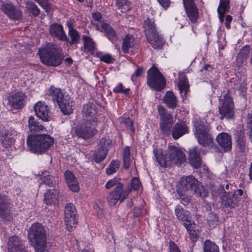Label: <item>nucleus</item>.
Segmentation results:
<instances>
[{
    "instance_id": "obj_54",
    "label": "nucleus",
    "mask_w": 252,
    "mask_h": 252,
    "mask_svg": "<svg viewBox=\"0 0 252 252\" xmlns=\"http://www.w3.org/2000/svg\"><path fill=\"white\" fill-rule=\"evenodd\" d=\"M143 72V68L142 67L138 66L136 70L131 75V79L134 82L136 81V78L140 76Z\"/></svg>"
},
{
    "instance_id": "obj_45",
    "label": "nucleus",
    "mask_w": 252,
    "mask_h": 252,
    "mask_svg": "<svg viewBox=\"0 0 252 252\" xmlns=\"http://www.w3.org/2000/svg\"><path fill=\"white\" fill-rule=\"evenodd\" d=\"M130 150L128 147H126L123 151V162L124 167L128 169L130 164Z\"/></svg>"
},
{
    "instance_id": "obj_19",
    "label": "nucleus",
    "mask_w": 252,
    "mask_h": 252,
    "mask_svg": "<svg viewBox=\"0 0 252 252\" xmlns=\"http://www.w3.org/2000/svg\"><path fill=\"white\" fill-rule=\"evenodd\" d=\"M36 115L39 119L45 122L50 121L51 115L48 105L41 101H38L34 106Z\"/></svg>"
},
{
    "instance_id": "obj_28",
    "label": "nucleus",
    "mask_w": 252,
    "mask_h": 252,
    "mask_svg": "<svg viewBox=\"0 0 252 252\" xmlns=\"http://www.w3.org/2000/svg\"><path fill=\"white\" fill-rule=\"evenodd\" d=\"M135 44L133 35L127 34L123 38L122 50L125 53H133V48Z\"/></svg>"
},
{
    "instance_id": "obj_33",
    "label": "nucleus",
    "mask_w": 252,
    "mask_h": 252,
    "mask_svg": "<svg viewBox=\"0 0 252 252\" xmlns=\"http://www.w3.org/2000/svg\"><path fill=\"white\" fill-rule=\"evenodd\" d=\"M175 212L178 219L183 222H184V223H189L191 221L190 217L189 216V212L185 211L180 206H176L175 209Z\"/></svg>"
},
{
    "instance_id": "obj_49",
    "label": "nucleus",
    "mask_w": 252,
    "mask_h": 252,
    "mask_svg": "<svg viewBox=\"0 0 252 252\" xmlns=\"http://www.w3.org/2000/svg\"><path fill=\"white\" fill-rule=\"evenodd\" d=\"M112 143L111 140L109 138H102L99 141L97 147L103 150H107L108 153Z\"/></svg>"
},
{
    "instance_id": "obj_43",
    "label": "nucleus",
    "mask_w": 252,
    "mask_h": 252,
    "mask_svg": "<svg viewBox=\"0 0 252 252\" xmlns=\"http://www.w3.org/2000/svg\"><path fill=\"white\" fill-rule=\"evenodd\" d=\"M204 252H219L218 246L210 240H206L204 243Z\"/></svg>"
},
{
    "instance_id": "obj_21",
    "label": "nucleus",
    "mask_w": 252,
    "mask_h": 252,
    "mask_svg": "<svg viewBox=\"0 0 252 252\" xmlns=\"http://www.w3.org/2000/svg\"><path fill=\"white\" fill-rule=\"evenodd\" d=\"M26 103V97L22 92L17 93L8 98V106L11 109H20Z\"/></svg>"
},
{
    "instance_id": "obj_44",
    "label": "nucleus",
    "mask_w": 252,
    "mask_h": 252,
    "mask_svg": "<svg viewBox=\"0 0 252 252\" xmlns=\"http://www.w3.org/2000/svg\"><path fill=\"white\" fill-rule=\"evenodd\" d=\"M184 226L186 227L187 231L189 233L190 238L193 241H196L197 239L198 234L195 230L193 229L192 225H194V224H192L191 221L188 223H183Z\"/></svg>"
},
{
    "instance_id": "obj_63",
    "label": "nucleus",
    "mask_w": 252,
    "mask_h": 252,
    "mask_svg": "<svg viewBox=\"0 0 252 252\" xmlns=\"http://www.w3.org/2000/svg\"><path fill=\"white\" fill-rule=\"evenodd\" d=\"M94 208L95 210L96 213L98 214H100L102 212V210L100 206H99L97 203H94Z\"/></svg>"
},
{
    "instance_id": "obj_58",
    "label": "nucleus",
    "mask_w": 252,
    "mask_h": 252,
    "mask_svg": "<svg viewBox=\"0 0 252 252\" xmlns=\"http://www.w3.org/2000/svg\"><path fill=\"white\" fill-rule=\"evenodd\" d=\"M160 4L164 8H168L170 4V0H158Z\"/></svg>"
},
{
    "instance_id": "obj_7",
    "label": "nucleus",
    "mask_w": 252,
    "mask_h": 252,
    "mask_svg": "<svg viewBox=\"0 0 252 252\" xmlns=\"http://www.w3.org/2000/svg\"><path fill=\"white\" fill-rule=\"evenodd\" d=\"M116 185L114 190L107 194V199L110 205H115L118 201L122 202L127 197L128 193L124 190V186L122 183H117L115 179L107 182L105 188L107 189Z\"/></svg>"
},
{
    "instance_id": "obj_55",
    "label": "nucleus",
    "mask_w": 252,
    "mask_h": 252,
    "mask_svg": "<svg viewBox=\"0 0 252 252\" xmlns=\"http://www.w3.org/2000/svg\"><path fill=\"white\" fill-rule=\"evenodd\" d=\"M100 60L107 63H112L115 61V59L109 54L102 56L100 57Z\"/></svg>"
},
{
    "instance_id": "obj_62",
    "label": "nucleus",
    "mask_w": 252,
    "mask_h": 252,
    "mask_svg": "<svg viewBox=\"0 0 252 252\" xmlns=\"http://www.w3.org/2000/svg\"><path fill=\"white\" fill-rule=\"evenodd\" d=\"M141 209L140 207H136L133 209V216L134 217H138L141 214Z\"/></svg>"
},
{
    "instance_id": "obj_36",
    "label": "nucleus",
    "mask_w": 252,
    "mask_h": 252,
    "mask_svg": "<svg viewBox=\"0 0 252 252\" xmlns=\"http://www.w3.org/2000/svg\"><path fill=\"white\" fill-rule=\"evenodd\" d=\"M82 39L84 42L85 52L90 54L94 53L95 48V44L93 39L86 35H83Z\"/></svg>"
},
{
    "instance_id": "obj_24",
    "label": "nucleus",
    "mask_w": 252,
    "mask_h": 252,
    "mask_svg": "<svg viewBox=\"0 0 252 252\" xmlns=\"http://www.w3.org/2000/svg\"><path fill=\"white\" fill-rule=\"evenodd\" d=\"M171 131L173 138L174 139H178L183 135L188 133L189 127L186 122L179 121L175 124Z\"/></svg>"
},
{
    "instance_id": "obj_34",
    "label": "nucleus",
    "mask_w": 252,
    "mask_h": 252,
    "mask_svg": "<svg viewBox=\"0 0 252 252\" xmlns=\"http://www.w3.org/2000/svg\"><path fill=\"white\" fill-rule=\"evenodd\" d=\"M178 87L182 98L186 97L189 90V84L185 75H182L179 78Z\"/></svg>"
},
{
    "instance_id": "obj_40",
    "label": "nucleus",
    "mask_w": 252,
    "mask_h": 252,
    "mask_svg": "<svg viewBox=\"0 0 252 252\" xmlns=\"http://www.w3.org/2000/svg\"><path fill=\"white\" fill-rule=\"evenodd\" d=\"M116 4L122 12H126L131 8L130 3L127 0H116Z\"/></svg>"
},
{
    "instance_id": "obj_17",
    "label": "nucleus",
    "mask_w": 252,
    "mask_h": 252,
    "mask_svg": "<svg viewBox=\"0 0 252 252\" xmlns=\"http://www.w3.org/2000/svg\"><path fill=\"white\" fill-rule=\"evenodd\" d=\"M221 203L226 208H234L238 206L239 197L235 193L224 191L220 195Z\"/></svg>"
},
{
    "instance_id": "obj_35",
    "label": "nucleus",
    "mask_w": 252,
    "mask_h": 252,
    "mask_svg": "<svg viewBox=\"0 0 252 252\" xmlns=\"http://www.w3.org/2000/svg\"><path fill=\"white\" fill-rule=\"evenodd\" d=\"M164 102L170 108H175L178 104V100L174 94L171 92H167L164 97Z\"/></svg>"
},
{
    "instance_id": "obj_9",
    "label": "nucleus",
    "mask_w": 252,
    "mask_h": 252,
    "mask_svg": "<svg viewBox=\"0 0 252 252\" xmlns=\"http://www.w3.org/2000/svg\"><path fill=\"white\" fill-rule=\"evenodd\" d=\"M97 124L98 121L95 119H87L72 129L73 134L83 139L89 138L95 134Z\"/></svg>"
},
{
    "instance_id": "obj_2",
    "label": "nucleus",
    "mask_w": 252,
    "mask_h": 252,
    "mask_svg": "<svg viewBox=\"0 0 252 252\" xmlns=\"http://www.w3.org/2000/svg\"><path fill=\"white\" fill-rule=\"evenodd\" d=\"M41 62L49 66L61 65L63 59L62 50L57 44L47 43L38 50Z\"/></svg>"
},
{
    "instance_id": "obj_3",
    "label": "nucleus",
    "mask_w": 252,
    "mask_h": 252,
    "mask_svg": "<svg viewBox=\"0 0 252 252\" xmlns=\"http://www.w3.org/2000/svg\"><path fill=\"white\" fill-rule=\"evenodd\" d=\"M54 143V138L47 134H31L27 139L29 150L36 154L45 153Z\"/></svg>"
},
{
    "instance_id": "obj_50",
    "label": "nucleus",
    "mask_w": 252,
    "mask_h": 252,
    "mask_svg": "<svg viewBox=\"0 0 252 252\" xmlns=\"http://www.w3.org/2000/svg\"><path fill=\"white\" fill-rule=\"evenodd\" d=\"M186 191L177 190L178 194L180 197L181 203L184 205L189 204L191 202V197L185 194Z\"/></svg>"
},
{
    "instance_id": "obj_48",
    "label": "nucleus",
    "mask_w": 252,
    "mask_h": 252,
    "mask_svg": "<svg viewBox=\"0 0 252 252\" xmlns=\"http://www.w3.org/2000/svg\"><path fill=\"white\" fill-rule=\"evenodd\" d=\"M250 52V46L249 45H246L243 47L240 50L238 55V58L241 59V62L246 60Z\"/></svg>"
},
{
    "instance_id": "obj_60",
    "label": "nucleus",
    "mask_w": 252,
    "mask_h": 252,
    "mask_svg": "<svg viewBox=\"0 0 252 252\" xmlns=\"http://www.w3.org/2000/svg\"><path fill=\"white\" fill-rule=\"evenodd\" d=\"M232 20V17L230 15H227L225 18V25L227 29H229L230 28V23L231 22Z\"/></svg>"
},
{
    "instance_id": "obj_39",
    "label": "nucleus",
    "mask_w": 252,
    "mask_h": 252,
    "mask_svg": "<svg viewBox=\"0 0 252 252\" xmlns=\"http://www.w3.org/2000/svg\"><path fill=\"white\" fill-rule=\"evenodd\" d=\"M237 149L241 153H245L247 150L246 139L243 136H239L236 140Z\"/></svg>"
},
{
    "instance_id": "obj_42",
    "label": "nucleus",
    "mask_w": 252,
    "mask_h": 252,
    "mask_svg": "<svg viewBox=\"0 0 252 252\" xmlns=\"http://www.w3.org/2000/svg\"><path fill=\"white\" fill-rule=\"evenodd\" d=\"M107 153V150H103L97 147V150L95 153L94 154V161L97 163L101 161L105 158Z\"/></svg>"
},
{
    "instance_id": "obj_59",
    "label": "nucleus",
    "mask_w": 252,
    "mask_h": 252,
    "mask_svg": "<svg viewBox=\"0 0 252 252\" xmlns=\"http://www.w3.org/2000/svg\"><path fill=\"white\" fill-rule=\"evenodd\" d=\"M92 16L93 20L95 21H99L102 18L101 13L98 12L93 13Z\"/></svg>"
},
{
    "instance_id": "obj_31",
    "label": "nucleus",
    "mask_w": 252,
    "mask_h": 252,
    "mask_svg": "<svg viewBox=\"0 0 252 252\" xmlns=\"http://www.w3.org/2000/svg\"><path fill=\"white\" fill-rule=\"evenodd\" d=\"M101 27L108 39L113 44H116L118 40V37L112 27L105 23H102Z\"/></svg>"
},
{
    "instance_id": "obj_29",
    "label": "nucleus",
    "mask_w": 252,
    "mask_h": 252,
    "mask_svg": "<svg viewBox=\"0 0 252 252\" xmlns=\"http://www.w3.org/2000/svg\"><path fill=\"white\" fill-rule=\"evenodd\" d=\"M82 113L87 117H89L88 119H95L99 122L96 110V106L95 104L92 103H88L85 104L83 108Z\"/></svg>"
},
{
    "instance_id": "obj_32",
    "label": "nucleus",
    "mask_w": 252,
    "mask_h": 252,
    "mask_svg": "<svg viewBox=\"0 0 252 252\" xmlns=\"http://www.w3.org/2000/svg\"><path fill=\"white\" fill-rule=\"evenodd\" d=\"M59 191L55 189H49L44 193V200L48 205H52L57 202Z\"/></svg>"
},
{
    "instance_id": "obj_56",
    "label": "nucleus",
    "mask_w": 252,
    "mask_h": 252,
    "mask_svg": "<svg viewBox=\"0 0 252 252\" xmlns=\"http://www.w3.org/2000/svg\"><path fill=\"white\" fill-rule=\"evenodd\" d=\"M141 186L139 180L136 178H133L131 181V186L132 189L137 190H138Z\"/></svg>"
},
{
    "instance_id": "obj_16",
    "label": "nucleus",
    "mask_w": 252,
    "mask_h": 252,
    "mask_svg": "<svg viewBox=\"0 0 252 252\" xmlns=\"http://www.w3.org/2000/svg\"><path fill=\"white\" fill-rule=\"evenodd\" d=\"M12 204L7 196L0 194V217L5 221L12 219Z\"/></svg>"
},
{
    "instance_id": "obj_30",
    "label": "nucleus",
    "mask_w": 252,
    "mask_h": 252,
    "mask_svg": "<svg viewBox=\"0 0 252 252\" xmlns=\"http://www.w3.org/2000/svg\"><path fill=\"white\" fill-rule=\"evenodd\" d=\"M57 178L51 175L49 172L45 171L42 173L39 182L40 184H45L51 187H54L57 183Z\"/></svg>"
},
{
    "instance_id": "obj_64",
    "label": "nucleus",
    "mask_w": 252,
    "mask_h": 252,
    "mask_svg": "<svg viewBox=\"0 0 252 252\" xmlns=\"http://www.w3.org/2000/svg\"><path fill=\"white\" fill-rule=\"evenodd\" d=\"M217 11L219 15L220 21L221 23H222L224 20V15L225 13L223 12H220V8H218Z\"/></svg>"
},
{
    "instance_id": "obj_10",
    "label": "nucleus",
    "mask_w": 252,
    "mask_h": 252,
    "mask_svg": "<svg viewBox=\"0 0 252 252\" xmlns=\"http://www.w3.org/2000/svg\"><path fill=\"white\" fill-rule=\"evenodd\" d=\"M147 79L148 86L156 91H160L165 86V79L156 67H152L148 70Z\"/></svg>"
},
{
    "instance_id": "obj_25",
    "label": "nucleus",
    "mask_w": 252,
    "mask_h": 252,
    "mask_svg": "<svg viewBox=\"0 0 252 252\" xmlns=\"http://www.w3.org/2000/svg\"><path fill=\"white\" fill-rule=\"evenodd\" d=\"M216 140L219 145L224 151H230L232 148L231 138L226 133L222 132L218 134Z\"/></svg>"
},
{
    "instance_id": "obj_26",
    "label": "nucleus",
    "mask_w": 252,
    "mask_h": 252,
    "mask_svg": "<svg viewBox=\"0 0 252 252\" xmlns=\"http://www.w3.org/2000/svg\"><path fill=\"white\" fill-rule=\"evenodd\" d=\"M64 175L69 189L73 192L78 191L79 190V184L74 174L72 172L67 170L64 172Z\"/></svg>"
},
{
    "instance_id": "obj_38",
    "label": "nucleus",
    "mask_w": 252,
    "mask_h": 252,
    "mask_svg": "<svg viewBox=\"0 0 252 252\" xmlns=\"http://www.w3.org/2000/svg\"><path fill=\"white\" fill-rule=\"evenodd\" d=\"M28 126L31 132L43 131L45 129L44 126L40 124L32 116H30L29 118Z\"/></svg>"
},
{
    "instance_id": "obj_8",
    "label": "nucleus",
    "mask_w": 252,
    "mask_h": 252,
    "mask_svg": "<svg viewBox=\"0 0 252 252\" xmlns=\"http://www.w3.org/2000/svg\"><path fill=\"white\" fill-rule=\"evenodd\" d=\"M194 134L198 143L204 147L211 145L213 143V139L209 133L210 128L208 126L196 120L194 122Z\"/></svg>"
},
{
    "instance_id": "obj_12",
    "label": "nucleus",
    "mask_w": 252,
    "mask_h": 252,
    "mask_svg": "<svg viewBox=\"0 0 252 252\" xmlns=\"http://www.w3.org/2000/svg\"><path fill=\"white\" fill-rule=\"evenodd\" d=\"M0 9L11 20H19L23 17L21 8L19 6L14 5L9 0L3 1L0 6Z\"/></svg>"
},
{
    "instance_id": "obj_1",
    "label": "nucleus",
    "mask_w": 252,
    "mask_h": 252,
    "mask_svg": "<svg viewBox=\"0 0 252 252\" xmlns=\"http://www.w3.org/2000/svg\"><path fill=\"white\" fill-rule=\"evenodd\" d=\"M154 153L157 161L162 167H166L172 164L181 165L186 159L185 154L175 146L169 147L164 152L161 150L154 149Z\"/></svg>"
},
{
    "instance_id": "obj_37",
    "label": "nucleus",
    "mask_w": 252,
    "mask_h": 252,
    "mask_svg": "<svg viewBox=\"0 0 252 252\" xmlns=\"http://www.w3.org/2000/svg\"><path fill=\"white\" fill-rule=\"evenodd\" d=\"M68 35L70 37V40L68 38V40L63 41L67 42L70 45L78 44L79 42L80 35L79 32L70 25L69 26Z\"/></svg>"
},
{
    "instance_id": "obj_4",
    "label": "nucleus",
    "mask_w": 252,
    "mask_h": 252,
    "mask_svg": "<svg viewBox=\"0 0 252 252\" xmlns=\"http://www.w3.org/2000/svg\"><path fill=\"white\" fill-rule=\"evenodd\" d=\"M28 237L37 252H48L45 230L40 223H34L31 226Z\"/></svg>"
},
{
    "instance_id": "obj_47",
    "label": "nucleus",
    "mask_w": 252,
    "mask_h": 252,
    "mask_svg": "<svg viewBox=\"0 0 252 252\" xmlns=\"http://www.w3.org/2000/svg\"><path fill=\"white\" fill-rule=\"evenodd\" d=\"M119 167V162L117 160H113L106 169V173L107 175H111L115 173Z\"/></svg>"
},
{
    "instance_id": "obj_14",
    "label": "nucleus",
    "mask_w": 252,
    "mask_h": 252,
    "mask_svg": "<svg viewBox=\"0 0 252 252\" xmlns=\"http://www.w3.org/2000/svg\"><path fill=\"white\" fill-rule=\"evenodd\" d=\"M219 107V113L220 115V119H230L234 116L233 103L231 97L226 94L224 96L223 100Z\"/></svg>"
},
{
    "instance_id": "obj_27",
    "label": "nucleus",
    "mask_w": 252,
    "mask_h": 252,
    "mask_svg": "<svg viewBox=\"0 0 252 252\" xmlns=\"http://www.w3.org/2000/svg\"><path fill=\"white\" fill-rule=\"evenodd\" d=\"M189 160L194 168H199L201 164L200 157V151L196 147H193L189 151Z\"/></svg>"
},
{
    "instance_id": "obj_13",
    "label": "nucleus",
    "mask_w": 252,
    "mask_h": 252,
    "mask_svg": "<svg viewBox=\"0 0 252 252\" xmlns=\"http://www.w3.org/2000/svg\"><path fill=\"white\" fill-rule=\"evenodd\" d=\"M64 222L67 230H72L77 223L78 218L75 206L71 203H67L64 208Z\"/></svg>"
},
{
    "instance_id": "obj_51",
    "label": "nucleus",
    "mask_w": 252,
    "mask_h": 252,
    "mask_svg": "<svg viewBox=\"0 0 252 252\" xmlns=\"http://www.w3.org/2000/svg\"><path fill=\"white\" fill-rule=\"evenodd\" d=\"M36 1L46 12H50L51 10V6L48 0H34Z\"/></svg>"
},
{
    "instance_id": "obj_11",
    "label": "nucleus",
    "mask_w": 252,
    "mask_h": 252,
    "mask_svg": "<svg viewBox=\"0 0 252 252\" xmlns=\"http://www.w3.org/2000/svg\"><path fill=\"white\" fill-rule=\"evenodd\" d=\"M158 110L160 117V131L163 134L168 135L174 122L172 114L160 105L158 106Z\"/></svg>"
},
{
    "instance_id": "obj_53",
    "label": "nucleus",
    "mask_w": 252,
    "mask_h": 252,
    "mask_svg": "<svg viewBox=\"0 0 252 252\" xmlns=\"http://www.w3.org/2000/svg\"><path fill=\"white\" fill-rule=\"evenodd\" d=\"M121 123L124 124L127 128H129L132 132H134V129L132 126L133 123L129 118H122L121 119Z\"/></svg>"
},
{
    "instance_id": "obj_46",
    "label": "nucleus",
    "mask_w": 252,
    "mask_h": 252,
    "mask_svg": "<svg viewBox=\"0 0 252 252\" xmlns=\"http://www.w3.org/2000/svg\"><path fill=\"white\" fill-rule=\"evenodd\" d=\"M193 192L198 196L205 197L208 194V190L198 182V185L193 190Z\"/></svg>"
},
{
    "instance_id": "obj_61",
    "label": "nucleus",
    "mask_w": 252,
    "mask_h": 252,
    "mask_svg": "<svg viewBox=\"0 0 252 252\" xmlns=\"http://www.w3.org/2000/svg\"><path fill=\"white\" fill-rule=\"evenodd\" d=\"M123 91V86L122 83H120L117 87L114 89L113 92L115 93H122Z\"/></svg>"
},
{
    "instance_id": "obj_6",
    "label": "nucleus",
    "mask_w": 252,
    "mask_h": 252,
    "mask_svg": "<svg viewBox=\"0 0 252 252\" xmlns=\"http://www.w3.org/2000/svg\"><path fill=\"white\" fill-rule=\"evenodd\" d=\"M145 37L154 49L162 47L164 44L163 37L158 31L156 24L152 20L147 18L143 23Z\"/></svg>"
},
{
    "instance_id": "obj_52",
    "label": "nucleus",
    "mask_w": 252,
    "mask_h": 252,
    "mask_svg": "<svg viewBox=\"0 0 252 252\" xmlns=\"http://www.w3.org/2000/svg\"><path fill=\"white\" fill-rule=\"evenodd\" d=\"M229 0H220V5L218 8H220V12H225L229 8Z\"/></svg>"
},
{
    "instance_id": "obj_57",
    "label": "nucleus",
    "mask_w": 252,
    "mask_h": 252,
    "mask_svg": "<svg viewBox=\"0 0 252 252\" xmlns=\"http://www.w3.org/2000/svg\"><path fill=\"white\" fill-rule=\"evenodd\" d=\"M169 250L170 252H181L178 247L172 241L169 243Z\"/></svg>"
},
{
    "instance_id": "obj_41",
    "label": "nucleus",
    "mask_w": 252,
    "mask_h": 252,
    "mask_svg": "<svg viewBox=\"0 0 252 252\" xmlns=\"http://www.w3.org/2000/svg\"><path fill=\"white\" fill-rule=\"evenodd\" d=\"M27 10L34 17H36L40 14V9L37 5L32 1H28L26 3Z\"/></svg>"
},
{
    "instance_id": "obj_22",
    "label": "nucleus",
    "mask_w": 252,
    "mask_h": 252,
    "mask_svg": "<svg viewBox=\"0 0 252 252\" xmlns=\"http://www.w3.org/2000/svg\"><path fill=\"white\" fill-rule=\"evenodd\" d=\"M180 186L177 190H181L183 191L192 190L195 189V187L198 185V181L192 176L183 177L180 180Z\"/></svg>"
},
{
    "instance_id": "obj_23",
    "label": "nucleus",
    "mask_w": 252,
    "mask_h": 252,
    "mask_svg": "<svg viewBox=\"0 0 252 252\" xmlns=\"http://www.w3.org/2000/svg\"><path fill=\"white\" fill-rule=\"evenodd\" d=\"M50 34L62 41L68 40V38L63 30V26L58 23H54L50 25L49 28Z\"/></svg>"
},
{
    "instance_id": "obj_15",
    "label": "nucleus",
    "mask_w": 252,
    "mask_h": 252,
    "mask_svg": "<svg viewBox=\"0 0 252 252\" xmlns=\"http://www.w3.org/2000/svg\"><path fill=\"white\" fill-rule=\"evenodd\" d=\"M17 134V131L13 127L0 130V142L2 146L5 148H10L15 142L14 137Z\"/></svg>"
},
{
    "instance_id": "obj_5",
    "label": "nucleus",
    "mask_w": 252,
    "mask_h": 252,
    "mask_svg": "<svg viewBox=\"0 0 252 252\" xmlns=\"http://www.w3.org/2000/svg\"><path fill=\"white\" fill-rule=\"evenodd\" d=\"M48 95L54 102H57L61 111L64 115H69L73 112V102L67 94L63 93L60 89L51 86L48 90Z\"/></svg>"
},
{
    "instance_id": "obj_20",
    "label": "nucleus",
    "mask_w": 252,
    "mask_h": 252,
    "mask_svg": "<svg viewBox=\"0 0 252 252\" xmlns=\"http://www.w3.org/2000/svg\"><path fill=\"white\" fill-rule=\"evenodd\" d=\"M184 6L190 21L195 23L198 18L197 8L193 0H183Z\"/></svg>"
},
{
    "instance_id": "obj_18",
    "label": "nucleus",
    "mask_w": 252,
    "mask_h": 252,
    "mask_svg": "<svg viewBox=\"0 0 252 252\" xmlns=\"http://www.w3.org/2000/svg\"><path fill=\"white\" fill-rule=\"evenodd\" d=\"M7 247L8 252H28L24 242L17 236L9 237Z\"/></svg>"
}]
</instances>
